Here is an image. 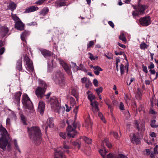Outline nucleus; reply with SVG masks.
<instances>
[{"instance_id": "a211bd4d", "label": "nucleus", "mask_w": 158, "mask_h": 158, "mask_svg": "<svg viewBox=\"0 0 158 158\" xmlns=\"http://www.w3.org/2000/svg\"><path fill=\"white\" fill-rule=\"evenodd\" d=\"M39 9L38 7L35 6H32L26 8L25 11V13H28L36 11Z\"/></svg>"}, {"instance_id": "3c124183", "label": "nucleus", "mask_w": 158, "mask_h": 158, "mask_svg": "<svg viewBox=\"0 0 158 158\" xmlns=\"http://www.w3.org/2000/svg\"><path fill=\"white\" fill-rule=\"evenodd\" d=\"M88 54L90 55V56H89V58L91 60H95L96 59H98V57L97 56H94L93 54L91 53H89Z\"/></svg>"}, {"instance_id": "e2e57ef3", "label": "nucleus", "mask_w": 158, "mask_h": 158, "mask_svg": "<svg viewBox=\"0 0 158 158\" xmlns=\"http://www.w3.org/2000/svg\"><path fill=\"white\" fill-rule=\"evenodd\" d=\"M142 67L143 69V71L146 73H147L148 71L147 70V67L146 66H144L143 65H142Z\"/></svg>"}, {"instance_id": "6ab92c4d", "label": "nucleus", "mask_w": 158, "mask_h": 158, "mask_svg": "<svg viewBox=\"0 0 158 158\" xmlns=\"http://www.w3.org/2000/svg\"><path fill=\"white\" fill-rule=\"evenodd\" d=\"M45 105L44 102L42 101H40L39 102L38 110L40 113V114H42L44 111Z\"/></svg>"}, {"instance_id": "052dcab7", "label": "nucleus", "mask_w": 158, "mask_h": 158, "mask_svg": "<svg viewBox=\"0 0 158 158\" xmlns=\"http://www.w3.org/2000/svg\"><path fill=\"white\" fill-rule=\"evenodd\" d=\"M98 103L96 101H94V102H91L90 105L93 106H98Z\"/></svg>"}, {"instance_id": "5fc2aeb1", "label": "nucleus", "mask_w": 158, "mask_h": 158, "mask_svg": "<svg viewBox=\"0 0 158 158\" xmlns=\"http://www.w3.org/2000/svg\"><path fill=\"white\" fill-rule=\"evenodd\" d=\"M60 136L64 139H65L66 138V134L65 133L60 132L59 134Z\"/></svg>"}, {"instance_id": "79ce46f5", "label": "nucleus", "mask_w": 158, "mask_h": 158, "mask_svg": "<svg viewBox=\"0 0 158 158\" xmlns=\"http://www.w3.org/2000/svg\"><path fill=\"white\" fill-rule=\"evenodd\" d=\"M88 98L90 100V102H92L95 98V97L94 95H93L92 93L89 95L88 96Z\"/></svg>"}, {"instance_id": "58836bf2", "label": "nucleus", "mask_w": 158, "mask_h": 158, "mask_svg": "<svg viewBox=\"0 0 158 158\" xmlns=\"http://www.w3.org/2000/svg\"><path fill=\"white\" fill-rule=\"evenodd\" d=\"M104 141L106 144V145L109 148H110L112 147V145L110 143H109L108 141V139L107 138L105 139Z\"/></svg>"}, {"instance_id": "7c9ffc66", "label": "nucleus", "mask_w": 158, "mask_h": 158, "mask_svg": "<svg viewBox=\"0 0 158 158\" xmlns=\"http://www.w3.org/2000/svg\"><path fill=\"white\" fill-rule=\"evenodd\" d=\"M96 42V40H91L89 41L87 44V49H88L89 48L93 47Z\"/></svg>"}, {"instance_id": "49530a36", "label": "nucleus", "mask_w": 158, "mask_h": 158, "mask_svg": "<svg viewBox=\"0 0 158 158\" xmlns=\"http://www.w3.org/2000/svg\"><path fill=\"white\" fill-rule=\"evenodd\" d=\"M98 116L102 120V121L104 123H106V121L103 117V116L101 113L99 112L98 114Z\"/></svg>"}, {"instance_id": "bb28decb", "label": "nucleus", "mask_w": 158, "mask_h": 158, "mask_svg": "<svg viewBox=\"0 0 158 158\" xmlns=\"http://www.w3.org/2000/svg\"><path fill=\"white\" fill-rule=\"evenodd\" d=\"M63 68L66 72L69 74L70 75L71 74V71L70 68L66 64H65L63 66Z\"/></svg>"}, {"instance_id": "412c9836", "label": "nucleus", "mask_w": 158, "mask_h": 158, "mask_svg": "<svg viewBox=\"0 0 158 158\" xmlns=\"http://www.w3.org/2000/svg\"><path fill=\"white\" fill-rule=\"evenodd\" d=\"M67 5V4L64 0H59L56 2V6L57 8Z\"/></svg>"}, {"instance_id": "4468645a", "label": "nucleus", "mask_w": 158, "mask_h": 158, "mask_svg": "<svg viewBox=\"0 0 158 158\" xmlns=\"http://www.w3.org/2000/svg\"><path fill=\"white\" fill-rule=\"evenodd\" d=\"M148 8L147 6L141 5L138 3L137 9L139 12L141 14H143L145 10Z\"/></svg>"}, {"instance_id": "f3484780", "label": "nucleus", "mask_w": 158, "mask_h": 158, "mask_svg": "<svg viewBox=\"0 0 158 158\" xmlns=\"http://www.w3.org/2000/svg\"><path fill=\"white\" fill-rule=\"evenodd\" d=\"M21 94V92L20 91H19L16 93L15 95L14 102L15 103H17L18 105H19V104H20V97Z\"/></svg>"}, {"instance_id": "4d7b16f0", "label": "nucleus", "mask_w": 158, "mask_h": 158, "mask_svg": "<svg viewBox=\"0 0 158 158\" xmlns=\"http://www.w3.org/2000/svg\"><path fill=\"white\" fill-rule=\"evenodd\" d=\"M144 154L145 155H149L151 153L150 150L149 149H146L144 151Z\"/></svg>"}, {"instance_id": "4c0bfd02", "label": "nucleus", "mask_w": 158, "mask_h": 158, "mask_svg": "<svg viewBox=\"0 0 158 158\" xmlns=\"http://www.w3.org/2000/svg\"><path fill=\"white\" fill-rule=\"evenodd\" d=\"M99 152L103 158H106V154L107 153V152L106 150L100 149L99 151Z\"/></svg>"}, {"instance_id": "7ed1b4c3", "label": "nucleus", "mask_w": 158, "mask_h": 158, "mask_svg": "<svg viewBox=\"0 0 158 158\" xmlns=\"http://www.w3.org/2000/svg\"><path fill=\"white\" fill-rule=\"evenodd\" d=\"M70 148L69 146L66 144L65 142H64L60 148L55 150L54 158H66L63 153L69 154L70 152L69 150Z\"/></svg>"}, {"instance_id": "13d9d810", "label": "nucleus", "mask_w": 158, "mask_h": 158, "mask_svg": "<svg viewBox=\"0 0 158 158\" xmlns=\"http://www.w3.org/2000/svg\"><path fill=\"white\" fill-rule=\"evenodd\" d=\"M85 84V87L87 88H88L89 86H91L92 85V83H91L89 80L87 81Z\"/></svg>"}, {"instance_id": "37998d69", "label": "nucleus", "mask_w": 158, "mask_h": 158, "mask_svg": "<svg viewBox=\"0 0 158 158\" xmlns=\"http://www.w3.org/2000/svg\"><path fill=\"white\" fill-rule=\"evenodd\" d=\"M148 47V45L146 44L145 43H142L140 44V47L142 49H145Z\"/></svg>"}, {"instance_id": "39448f33", "label": "nucleus", "mask_w": 158, "mask_h": 158, "mask_svg": "<svg viewBox=\"0 0 158 158\" xmlns=\"http://www.w3.org/2000/svg\"><path fill=\"white\" fill-rule=\"evenodd\" d=\"M53 80L56 83L60 85L64 84L65 81L63 73L58 70L56 72Z\"/></svg>"}, {"instance_id": "aec40b11", "label": "nucleus", "mask_w": 158, "mask_h": 158, "mask_svg": "<svg viewBox=\"0 0 158 158\" xmlns=\"http://www.w3.org/2000/svg\"><path fill=\"white\" fill-rule=\"evenodd\" d=\"M30 32L28 31L25 30L21 35V40L25 42H26V39L30 34Z\"/></svg>"}, {"instance_id": "b1692460", "label": "nucleus", "mask_w": 158, "mask_h": 158, "mask_svg": "<svg viewBox=\"0 0 158 158\" xmlns=\"http://www.w3.org/2000/svg\"><path fill=\"white\" fill-rule=\"evenodd\" d=\"M90 117L89 115L87 118L85 120V127H91L92 125V123L90 119Z\"/></svg>"}, {"instance_id": "a18cd8bd", "label": "nucleus", "mask_w": 158, "mask_h": 158, "mask_svg": "<svg viewBox=\"0 0 158 158\" xmlns=\"http://www.w3.org/2000/svg\"><path fill=\"white\" fill-rule=\"evenodd\" d=\"M102 87H100L99 88L96 89L95 90L97 92V94L99 95V94L102 92Z\"/></svg>"}, {"instance_id": "473e14b6", "label": "nucleus", "mask_w": 158, "mask_h": 158, "mask_svg": "<svg viewBox=\"0 0 158 158\" xmlns=\"http://www.w3.org/2000/svg\"><path fill=\"white\" fill-rule=\"evenodd\" d=\"M119 38L120 40L126 42H127V39L124 34L123 33L120 34L119 36Z\"/></svg>"}, {"instance_id": "338daca9", "label": "nucleus", "mask_w": 158, "mask_h": 158, "mask_svg": "<svg viewBox=\"0 0 158 158\" xmlns=\"http://www.w3.org/2000/svg\"><path fill=\"white\" fill-rule=\"evenodd\" d=\"M93 110L94 112H97L98 111L99 109L98 108V106H93Z\"/></svg>"}, {"instance_id": "72a5a7b5", "label": "nucleus", "mask_w": 158, "mask_h": 158, "mask_svg": "<svg viewBox=\"0 0 158 158\" xmlns=\"http://www.w3.org/2000/svg\"><path fill=\"white\" fill-rule=\"evenodd\" d=\"M21 120L23 124L24 125H27V120L26 118L25 117L23 114H21L20 115Z\"/></svg>"}, {"instance_id": "1a4fd4ad", "label": "nucleus", "mask_w": 158, "mask_h": 158, "mask_svg": "<svg viewBox=\"0 0 158 158\" xmlns=\"http://www.w3.org/2000/svg\"><path fill=\"white\" fill-rule=\"evenodd\" d=\"M140 24L143 26H147L151 24V18L148 16L141 18L139 19Z\"/></svg>"}, {"instance_id": "423d86ee", "label": "nucleus", "mask_w": 158, "mask_h": 158, "mask_svg": "<svg viewBox=\"0 0 158 158\" xmlns=\"http://www.w3.org/2000/svg\"><path fill=\"white\" fill-rule=\"evenodd\" d=\"M22 102L25 109L31 110L32 108L33 104L28 95L24 94L22 96Z\"/></svg>"}, {"instance_id": "de8ad7c7", "label": "nucleus", "mask_w": 158, "mask_h": 158, "mask_svg": "<svg viewBox=\"0 0 158 158\" xmlns=\"http://www.w3.org/2000/svg\"><path fill=\"white\" fill-rule=\"evenodd\" d=\"M12 18L15 23L18 21H20L18 17L16 15H12Z\"/></svg>"}, {"instance_id": "69168bd1", "label": "nucleus", "mask_w": 158, "mask_h": 158, "mask_svg": "<svg viewBox=\"0 0 158 158\" xmlns=\"http://www.w3.org/2000/svg\"><path fill=\"white\" fill-rule=\"evenodd\" d=\"M114 156H116L115 154L109 153L107 155V158H114Z\"/></svg>"}, {"instance_id": "e433bc0d", "label": "nucleus", "mask_w": 158, "mask_h": 158, "mask_svg": "<svg viewBox=\"0 0 158 158\" xmlns=\"http://www.w3.org/2000/svg\"><path fill=\"white\" fill-rule=\"evenodd\" d=\"M115 54L116 55H123L124 56V58L127 61V57L126 56L124 52H117L116 51L115 52Z\"/></svg>"}, {"instance_id": "9d476101", "label": "nucleus", "mask_w": 158, "mask_h": 158, "mask_svg": "<svg viewBox=\"0 0 158 158\" xmlns=\"http://www.w3.org/2000/svg\"><path fill=\"white\" fill-rule=\"evenodd\" d=\"M135 125L137 130L140 133V135H143L145 130L144 122L142 121L139 125L136 121L135 123Z\"/></svg>"}, {"instance_id": "8fccbe9b", "label": "nucleus", "mask_w": 158, "mask_h": 158, "mask_svg": "<svg viewBox=\"0 0 158 158\" xmlns=\"http://www.w3.org/2000/svg\"><path fill=\"white\" fill-rule=\"evenodd\" d=\"M105 55L109 59H112L113 57V54L111 53H109L107 54H105Z\"/></svg>"}, {"instance_id": "c756f323", "label": "nucleus", "mask_w": 158, "mask_h": 158, "mask_svg": "<svg viewBox=\"0 0 158 158\" xmlns=\"http://www.w3.org/2000/svg\"><path fill=\"white\" fill-rule=\"evenodd\" d=\"M48 11L49 9L48 7L44 8L40 12V14L41 15L44 16L48 14Z\"/></svg>"}, {"instance_id": "0e129e2a", "label": "nucleus", "mask_w": 158, "mask_h": 158, "mask_svg": "<svg viewBox=\"0 0 158 158\" xmlns=\"http://www.w3.org/2000/svg\"><path fill=\"white\" fill-rule=\"evenodd\" d=\"M106 104L108 106V108L109 109H110V111H111L112 110L114 105L109 104L107 102L106 103Z\"/></svg>"}, {"instance_id": "603ef678", "label": "nucleus", "mask_w": 158, "mask_h": 158, "mask_svg": "<svg viewBox=\"0 0 158 158\" xmlns=\"http://www.w3.org/2000/svg\"><path fill=\"white\" fill-rule=\"evenodd\" d=\"M124 65L123 64H121L120 65V70L121 74L122 75L124 73Z\"/></svg>"}, {"instance_id": "f8f14e48", "label": "nucleus", "mask_w": 158, "mask_h": 158, "mask_svg": "<svg viewBox=\"0 0 158 158\" xmlns=\"http://www.w3.org/2000/svg\"><path fill=\"white\" fill-rule=\"evenodd\" d=\"M8 143L7 138H5L3 137H1L0 138V148L4 150H5Z\"/></svg>"}, {"instance_id": "0eeeda50", "label": "nucleus", "mask_w": 158, "mask_h": 158, "mask_svg": "<svg viewBox=\"0 0 158 158\" xmlns=\"http://www.w3.org/2000/svg\"><path fill=\"white\" fill-rule=\"evenodd\" d=\"M50 102L52 109L55 112L59 113L61 107L57 98L55 97H52L50 98Z\"/></svg>"}, {"instance_id": "ea45409f", "label": "nucleus", "mask_w": 158, "mask_h": 158, "mask_svg": "<svg viewBox=\"0 0 158 158\" xmlns=\"http://www.w3.org/2000/svg\"><path fill=\"white\" fill-rule=\"evenodd\" d=\"M1 30L5 35L9 31L8 28L5 26L2 27L1 28Z\"/></svg>"}, {"instance_id": "20e7f679", "label": "nucleus", "mask_w": 158, "mask_h": 158, "mask_svg": "<svg viewBox=\"0 0 158 158\" xmlns=\"http://www.w3.org/2000/svg\"><path fill=\"white\" fill-rule=\"evenodd\" d=\"M40 85L43 87H37L35 91V94L38 98L42 99L44 96L47 86L46 83L43 81L41 82Z\"/></svg>"}, {"instance_id": "c9c22d12", "label": "nucleus", "mask_w": 158, "mask_h": 158, "mask_svg": "<svg viewBox=\"0 0 158 158\" xmlns=\"http://www.w3.org/2000/svg\"><path fill=\"white\" fill-rule=\"evenodd\" d=\"M87 143L90 144L91 143L92 139L86 136H84L82 138Z\"/></svg>"}, {"instance_id": "cd10ccee", "label": "nucleus", "mask_w": 158, "mask_h": 158, "mask_svg": "<svg viewBox=\"0 0 158 158\" xmlns=\"http://www.w3.org/2000/svg\"><path fill=\"white\" fill-rule=\"evenodd\" d=\"M71 94L72 95L76 98L77 100H78V94L77 90L74 88L71 91Z\"/></svg>"}, {"instance_id": "c85d7f7f", "label": "nucleus", "mask_w": 158, "mask_h": 158, "mask_svg": "<svg viewBox=\"0 0 158 158\" xmlns=\"http://www.w3.org/2000/svg\"><path fill=\"white\" fill-rule=\"evenodd\" d=\"M135 98L138 100H140L142 98V94L139 88H138L135 96Z\"/></svg>"}, {"instance_id": "774afa93", "label": "nucleus", "mask_w": 158, "mask_h": 158, "mask_svg": "<svg viewBox=\"0 0 158 158\" xmlns=\"http://www.w3.org/2000/svg\"><path fill=\"white\" fill-rule=\"evenodd\" d=\"M93 83L95 86H97L98 84V81L97 79H94L93 81Z\"/></svg>"}, {"instance_id": "864d4df0", "label": "nucleus", "mask_w": 158, "mask_h": 158, "mask_svg": "<svg viewBox=\"0 0 158 158\" xmlns=\"http://www.w3.org/2000/svg\"><path fill=\"white\" fill-rule=\"evenodd\" d=\"M80 69H81V70H82L85 72H87V70L86 69L84 66V65L82 64H81L79 65Z\"/></svg>"}, {"instance_id": "9b49d317", "label": "nucleus", "mask_w": 158, "mask_h": 158, "mask_svg": "<svg viewBox=\"0 0 158 158\" xmlns=\"http://www.w3.org/2000/svg\"><path fill=\"white\" fill-rule=\"evenodd\" d=\"M47 126L44 125L42 127L43 129L44 128L45 132L46 134L47 133L48 126L50 128H53L54 127L53 118H49L47 120Z\"/></svg>"}, {"instance_id": "680f3d73", "label": "nucleus", "mask_w": 158, "mask_h": 158, "mask_svg": "<svg viewBox=\"0 0 158 158\" xmlns=\"http://www.w3.org/2000/svg\"><path fill=\"white\" fill-rule=\"evenodd\" d=\"M46 0H39L35 2V3L37 4L41 5Z\"/></svg>"}, {"instance_id": "09e8293b", "label": "nucleus", "mask_w": 158, "mask_h": 158, "mask_svg": "<svg viewBox=\"0 0 158 158\" xmlns=\"http://www.w3.org/2000/svg\"><path fill=\"white\" fill-rule=\"evenodd\" d=\"M111 134L113 135L115 138L117 139L119 137L118 133L116 132L112 131L111 132Z\"/></svg>"}, {"instance_id": "4be33fe9", "label": "nucleus", "mask_w": 158, "mask_h": 158, "mask_svg": "<svg viewBox=\"0 0 158 158\" xmlns=\"http://www.w3.org/2000/svg\"><path fill=\"white\" fill-rule=\"evenodd\" d=\"M0 132L1 135H2V137H3L4 138H7L6 135H7V132L6 129L3 127L1 125L0 126Z\"/></svg>"}, {"instance_id": "2f4dec72", "label": "nucleus", "mask_w": 158, "mask_h": 158, "mask_svg": "<svg viewBox=\"0 0 158 158\" xmlns=\"http://www.w3.org/2000/svg\"><path fill=\"white\" fill-rule=\"evenodd\" d=\"M71 144L73 146H75L78 149H79L81 148V143L77 142L76 141H74L71 142Z\"/></svg>"}, {"instance_id": "393cba45", "label": "nucleus", "mask_w": 158, "mask_h": 158, "mask_svg": "<svg viewBox=\"0 0 158 158\" xmlns=\"http://www.w3.org/2000/svg\"><path fill=\"white\" fill-rule=\"evenodd\" d=\"M93 68L94 69V73L97 75H99L100 71H102L103 70L102 68L98 66H95Z\"/></svg>"}, {"instance_id": "dca6fc26", "label": "nucleus", "mask_w": 158, "mask_h": 158, "mask_svg": "<svg viewBox=\"0 0 158 158\" xmlns=\"http://www.w3.org/2000/svg\"><path fill=\"white\" fill-rule=\"evenodd\" d=\"M131 140L132 143L135 144L136 145L139 144L140 143L139 138L135 134H133V137L131 138Z\"/></svg>"}, {"instance_id": "f03ea898", "label": "nucleus", "mask_w": 158, "mask_h": 158, "mask_svg": "<svg viewBox=\"0 0 158 158\" xmlns=\"http://www.w3.org/2000/svg\"><path fill=\"white\" fill-rule=\"evenodd\" d=\"M66 123L69 125L67 128L68 136L69 137L74 138L77 133L76 128L77 127L80 130L81 124L79 123H76L75 121L71 119L67 120Z\"/></svg>"}, {"instance_id": "a878e982", "label": "nucleus", "mask_w": 158, "mask_h": 158, "mask_svg": "<svg viewBox=\"0 0 158 158\" xmlns=\"http://www.w3.org/2000/svg\"><path fill=\"white\" fill-rule=\"evenodd\" d=\"M16 69L20 71L22 70L23 68L22 67V61L21 58L19 59L18 60L16 64Z\"/></svg>"}, {"instance_id": "f704fd0d", "label": "nucleus", "mask_w": 158, "mask_h": 158, "mask_svg": "<svg viewBox=\"0 0 158 158\" xmlns=\"http://www.w3.org/2000/svg\"><path fill=\"white\" fill-rule=\"evenodd\" d=\"M156 123V120L153 119L151 121L150 125L152 127L157 128L158 127V124L156 125L155 123Z\"/></svg>"}, {"instance_id": "6e6d98bb", "label": "nucleus", "mask_w": 158, "mask_h": 158, "mask_svg": "<svg viewBox=\"0 0 158 158\" xmlns=\"http://www.w3.org/2000/svg\"><path fill=\"white\" fill-rule=\"evenodd\" d=\"M89 80L87 78L84 77L81 79V82L83 83H85L87 81Z\"/></svg>"}, {"instance_id": "5701e85b", "label": "nucleus", "mask_w": 158, "mask_h": 158, "mask_svg": "<svg viewBox=\"0 0 158 158\" xmlns=\"http://www.w3.org/2000/svg\"><path fill=\"white\" fill-rule=\"evenodd\" d=\"M8 8L13 11L16 9V5L13 2H10L9 3V5L7 6Z\"/></svg>"}, {"instance_id": "ddd939ff", "label": "nucleus", "mask_w": 158, "mask_h": 158, "mask_svg": "<svg viewBox=\"0 0 158 158\" xmlns=\"http://www.w3.org/2000/svg\"><path fill=\"white\" fill-rule=\"evenodd\" d=\"M39 50L41 54L46 58L51 56L52 55V52L48 50L43 48H40Z\"/></svg>"}, {"instance_id": "2eb2a0df", "label": "nucleus", "mask_w": 158, "mask_h": 158, "mask_svg": "<svg viewBox=\"0 0 158 158\" xmlns=\"http://www.w3.org/2000/svg\"><path fill=\"white\" fill-rule=\"evenodd\" d=\"M15 27L19 30L22 31L24 30V25L21 21H18L15 23Z\"/></svg>"}, {"instance_id": "a19ab883", "label": "nucleus", "mask_w": 158, "mask_h": 158, "mask_svg": "<svg viewBox=\"0 0 158 158\" xmlns=\"http://www.w3.org/2000/svg\"><path fill=\"white\" fill-rule=\"evenodd\" d=\"M151 104L152 106H154V104H155V105L158 106V103L156 102V100L154 98L151 99Z\"/></svg>"}, {"instance_id": "bf43d9fd", "label": "nucleus", "mask_w": 158, "mask_h": 158, "mask_svg": "<svg viewBox=\"0 0 158 158\" xmlns=\"http://www.w3.org/2000/svg\"><path fill=\"white\" fill-rule=\"evenodd\" d=\"M158 148V145H156L154 148V153L155 154H157L158 153L157 149Z\"/></svg>"}, {"instance_id": "c03bdc74", "label": "nucleus", "mask_w": 158, "mask_h": 158, "mask_svg": "<svg viewBox=\"0 0 158 158\" xmlns=\"http://www.w3.org/2000/svg\"><path fill=\"white\" fill-rule=\"evenodd\" d=\"M115 158H127V157L125 155L122 154H118V155H116L114 156Z\"/></svg>"}, {"instance_id": "6e6552de", "label": "nucleus", "mask_w": 158, "mask_h": 158, "mask_svg": "<svg viewBox=\"0 0 158 158\" xmlns=\"http://www.w3.org/2000/svg\"><path fill=\"white\" fill-rule=\"evenodd\" d=\"M24 59L26 61V64L27 65V67H26L27 70L29 72H33L34 69L32 60L30 59L29 57L27 55H26L25 56Z\"/></svg>"}, {"instance_id": "f257e3e1", "label": "nucleus", "mask_w": 158, "mask_h": 158, "mask_svg": "<svg viewBox=\"0 0 158 158\" xmlns=\"http://www.w3.org/2000/svg\"><path fill=\"white\" fill-rule=\"evenodd\" d=\"M29 136L33 142L36 145L40 144L41 141V134L39 128L32 127L28 129Z\"/></svg>"}]
</instances>
